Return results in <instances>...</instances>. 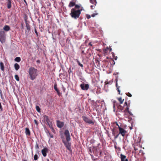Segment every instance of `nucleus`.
Here are the masks:
<instances>
[{
  "label": "nucleus",
  "mask_w": 161,
  "mask_h": 161,
  "mask_svg": "<svg viewBox=\"0 0 161 161\" xmlns=\"http://www.w3.org/2000/svg\"><path fill=\"white\" fill-rule=\"evenodd\" d=\"M115 148L116 149V152H117V154L118 156L121 158V153H120V149L119 147H118L117 148L116 146H115Z\"/></svg>",
  "instance_id": "nucleus-11"
},
{
  "label": "nucleus",
  "mask_w": 161,
  "mask_h": 161,
  "mask_svg": "<svg viewBox=\"0 0 161 161\" xmlns=\"http://www.w3.org/2000/svg\"><path fill=\"white\" fill-rule=\"evenodd\" d=\"M118 80V77L117 76L116 77V78L115 80V81H116V90L118 91V92H119L118 94H120V86H119L118 85L117 81Z\"/></svg>",
  "instance_id": "nucleus-8"
},
{
  "label": "nucleus",
  "mask_w": 161,
  "mask_h": 161,
  "mask_svg": "<svg viewBox=\"0 0 161 161\" xmlns=\"http://www.w3.org/2000/svg\"><path fill=\"white\" fill-rule=\"evenodd\" d=\"M97 147V148H98L99 149H100V148H101V145L99 143L97 144V147Z\"/></svg>",
  "instance_id": "nucleus-26"
},
{
  "label": "nucleus",
  "mask_w": 161,
  "mask_h": 161,
  "mask_svg": "<svg viewBox=\"0 0 161 161\" xmlns=\"http://www.w3.org/2000/svg\"><path fill=\"white\" fill-rule=\"evenodd\" d=\"M0 41L2 43H4L5 41V34L4 31L0 29Z\"/></svg>",
  "instance_id": "nucleus-4"
},
{
  "label": "nucleus",
  "mask_w": 161,
  "mask_h": 161,
  "mask_svg": "<svg viewBox=\"0 0 161 161\" xmlns=\"http://www.w3.org/2000/svg\"><path fill=\"white\" fill-rule=\"evenodd\" d=\"M91 8H92V9H93V7H94V6H93V5H91Z\"/></svg>",
  "instance_id": "nucleus-47"
},
{
  "label": "nucleus",
  "mask_w": 161,
  "mask_h": 161,
  "mask_svg": "<svg viewBox=\"0 0 161 161\" xmlns=\"http://www.w3.org/2000/svg\"><path fill=\"white\" fill-rule=\"evenodd\" d=\"M24 2H25V3H26V1H25V0H24Z\"/></svg>",
  "instance_id": "nucleus-54"
},
{
  "label": "nucleus",
  "mask_w": 161,
  "mask_h": 161,
  "mask_svg": "<svg viewBox=\"0 0 161 161\" xmlns=\"http://www.w3.org/2000/svg\"><path fill=\"white\" fill-rule=\"evenodd\" d=\"M56 92H57L59 96L60 95V93L59 92V91L58 90V91H57Z\"/></svg>",
  "instance_id": "nucleus-38"
},
{
  "label": "nucleus",
  "mask_w": 161,
  "mask_h": 161,
  "mask_svg": "<svg viewBox=\"0 0 161 161\" xmlns=\"http://www.w3.org/2000/svg\"><path fill=\"white\" fill-rule=\"evenodd\" d=\"M35 33H36V34L37 36H38V33H37L36 29L35 30Z\"/></svg>",
  "instance_id": "nucleus-39"
},
{
  "label": "nucleus",
  "mask_w": 161,
  "mask_h": 161,
  "mask_svg": "<svg viewBox=\"0 0 161 161\" xmlns=\"http://www.w3.org/2000/svg\"><path fill=\"white\" fill-rule=\"evenodd\" d=\"M116 124L118 126L119 128V134H121V125L119 126L117 123H116Z\"/></svg>",
  "instance_id": "nucleus-28"
},
{
  "label": "nucleus",
  "mask_w": 161,
  "mask_h": 161,
  "mask_svg": "<svg viewBox=\"0 0 161 161\" xmlns=\"http://www.w3.org/2000/svg\"><path fill=\"white\" fill-rule=\"evenodd\" d=\"M87 18L88 19H89L91 18V16L90 15H88L87 16Z\"/></svg>",
  "instance_id": "nucleus-42"
},
{
  "label": "nucleus",
  "mask_w": 161,
  "mask_h": 161,
  "mask_svg": "<svg viewBox=\"0 0 161 161\" xmlns=\"http://www.w3.org/2000/svg\"><path fill=\"white\" fill-rule=\"evenodd\" d=\"M92 150L93 153L96 155H97L99 153H101L102 151L101 150L97 148V147H93Z\"/></svg>",
  "instance_id": "nucleus-7"
},
{
  "label": "nucleus",
  "mask_w": 161,
  "mask_h": 161,
  "mask_svg": "<svg viewBox=\"0 0 161 161\" xmlns=\"http://www.w3.org/2000/svg\"><path fill=\"white\" fill-rule=\"evenodd\" d=\"M98 14L97 13H94L92 14L91 15L92 17H94L96 15H97Z\"/></svg>",
  "instance_id": "nucleus-31"
},
{
  "label": "nucleus",
  "mask_w": 161,
  "mask_h": 161,
  "mask_svg": "<svg viewBox=\"0 0 161 161\" xmlns=\"http://www.w3.org/2000/svg\"><path fill=\"white\" fill-rule=\"evenodd\" d=\"M117 112H116V114L117 115H118V117H119V116H120L119 112L121 110V106L120 105H117Z\"/></svg>",
  "instance_id": "nucleus-13"
},
{
  "label": "nucleus",
  "mask_w": 161,
  "mask_h": 161,
  "mask_svg": "<svg viewBox=\"0 0 161 161\" xmlns=\"http://www.w3.org/2000/svg\"><path fill=\"white\" fill-rule=\"evenodd\" d=\"M64 134L66 136V141L63 140V142L67 149L70 151L71 150L70 143L69 142L71 138L69 131L68 130H66Z\"/></svg>",
  "instance_id": "nucleus-1"
},
{
  "label": "nucleus",
  "mask_w": 161,
  "mask_h": 161,
  "mask_svg": "<svg viewBox=\"0 0 161 161\" xmlns=\"http://www.w3.org/2000/svg\"><path fill=\"white\" fill-rule=\"evenodd\" d=\"M3 29L5 31H8L10 30V27L8 25H6L3 27Z\"/></svg>",
  "instance_id": "nucleus-14"
},
{
  "label": "nucleus",
  "mask_w": 161,
  "mask_h": 161,
  "mask_svg": "<svg viewBox=\"0 0 161 161\" xmlns=\"http://www.w3.org/2000/svg\"><path fill=\"white\" fill-rule=\"evenodd\" d=\"M80 87L82 90L87 91L89 88V85L87 84L83 83L80 85Z\"/></svg>",
  "instance_id": "nucleus-6"
},
{
  "label": "nucleus",
  "mask_w": 161,
  "mask_h": 161,
  "mask_svg": "<svg viewBox=\"0 0 161 161\" xmlns=\"http://www.w3.org/2000/svg\"><path fill=\"white\" fill-rule=\"evenodd\" d=\"M118 100L119 101V103H121V97L117 98Z\"/></svg>",
  "instance_id": "nucleus-36"
},
{
  "label": "nucleus",
  "mask_w": 161,
  "mask_h": 161,
  "mask_svg": "<svg viewBox=\"0 0 161 161\" xmlns=\"http://www.w3.org/2000/svg\"><path fill=\"white\" fill-rule=\"evenodd\" d=\"M81 67L82 68L83 67V65L81 64L80 65Z\"/></svg>",
  "instance_id": "nucleus-45"
},
{
  "label": "nucleus",
  "mask_w": 161,
  "mask_h": 161,
  "mask_svg": "<svg viewBox=\"0 0 161 161\" xmlns=\"http://www.w3.org/2000/svg\"><path fill=\"white\" fill-rule=\"evenodd\" d=\"M69 72H70V71H71V70L69 71Z\"/></svg>",
  "instance_id": "nucleus-56"
},
{
  "label": "nucleus",
  "mask_w": 161,
  "mask_h": 161,
  "mask_svg": "<svg viewBox=\"0 0 161 161\" xmlns=\"http://www.w3.org/2000/svg\"><path fill=\"white\" fill-rule=\"evenodd\" d=\"M34 158L35 160H37L38 158V155L36 154L35 155L34 157Z\"/></svg>",
  "instance_id": "nucleus-27"
},
{
  "label": "nucleus",
  "mask_w": 161,
  "mask_h": 161,
  "mask_svg": "<svg viewBox=\"0 0 161 161\" xmlns=\"http://www.w3.org/2000/svg\"><path fill=\"white\" fill-rule=\"evenodd\" d=\"M69 72H70V71H71V70L69 71Z\"/></svg>",
  "instance_id": "nucleus-58"
},
{
  "label": "nucleus",
  "mask_w": 161,
  "mask_h": 161,
  "mask_svg": "<svg viewBox=\"0 0 161 161\" xmlns=\"http://www.w3.org/2000/svg\"><path fill=\"white\" fill-rule=\"evenodd\" d=\"M23 161H27L25 160H23Z\"/></svg>",
  "instance_id": "nucleus-53"
},
{
  "label": "nucleus",
  "mask_w": 161,
  "mask_h": 161,
  "mask_svg": "<svg viewBox=\"0 0 161 161\" xmlns=\"http://www.w3.org/2000/svg\"><path fill=\"white\" fill-rule=\"evenodd\" d=\"M69 72H70V71H71V70L69 71Z\"/></svg>",
  "instance_id": "nucleus-57"
},
{
  "label": "nucleus",
  "mask_w": 161,
  "mask_h": 161,
  "mask_svg": "<svg viewBox=\"0 0 161 161\" xmlns=\"http://www.w3.org/2000/svg\"><path fill=\"white\" fill-rule=\"evenodd\" d=\"M0 109H1V111H2L3 110L2 106V105H1L0 103Z\"/></svg>",
  "instance_id": "nucleus-40"
},
{
  "label": "nucleus",
  "mask_w": 161,
  "mask_h": 161,
  "mask_svg": "<svg viewBox=\"0 0 161 161\" xmlns=\"http://www.w3.org/2000/svg\"><path fill=\"white\" fill-rule=\"evenodd\" d=\"M26 27L28 31H30V25L26 22Z\"/></svg>",
  "instance_id": "nucleus-21"
},
{
  "label": "nucleus",
  "mask_w": 161,
  "mask_h": 161,
  "mask_svg": "<svg viewBox=\"0 0 161 161\" xmlns=\"http://www.w3.org/2000/svg\"><path fill=\"white\" fill-rule=\"evenodd\" d=\"M47 136H50V137L52 138L53 137V135L51 134L50 133H49V132H48Z\"/></svg>",
  "instance_id": "nucleus-29"
},
{
  "label": "nucleus",
  "mask_w": 161,
  "mask_h": 161,
  "mask_svg": "<svg viewBox=\"0 0 161 161\" xmlns=\"http://www.w3.org/2000/svg\"><path fill=\"white\" fill-rule=\"evenodd\" d=\"M90 2L92 3L95 4V5L97 3L96 0H90Z\"/></svg>",
  "instance_id": "nucleus-22"
},
{
  "label": "nucleus",
  "mask_w": 161,
  "mask_h": 161,
  "mask_svg": "<svg viewBox=\"0 0 161 161\" xmlns=\"http://www.w3.org/2000/svg\"><path fill=\"white\" fill-rule=\"evenodd\" d=\"M64 123L63 122H61L59 120L57 121V125L59 128H62L64 126Z\"/></svg>",
  "instance_id": "nucleus-9"
},
{
  "label": "nucleus",
  "mask_w": 161,
  "mask_h": 161,
  "mask_svg": "<svg viewBox=\"0 0 161 161\" xmlns=\"http://www.w3.org/2000/svg\"><path fill=\"white\" fill-rule=\"evenodd\" d=\"M36 148L38 149L39 147H38V145H37V144H36Z\"/></svg>",
  "instance_id": "nucleus-44"
},
{
  "label": "nucleus",
  "mask_w": 161,
  "mask_h": 161,
  "mask_svg": "<svg viewBox=\"0 0 161 161\" xmlns=\"http://www.w3.org/2000/svg\"><path fill=\"white\" fill-rule=\"evenodd\" d=\"M82 118L83 120L86 123L89 124H92V125H93L94 124V122L92 121V120L89 119L87 117L85 116H83Z\"/></svg>",
  "instance_id": "nucleus-5"
},
{
  "label": "nucleus",
  "mask_w": 161,
  "mask_h": 161,
  "mask_svg": "<svg viewBox=\"0 0 161 161\" xmlns=\"http://www.w3.org/2000/svg\"><path fill=\"white\" fill-rule=\"evenodd\" d=\"M25 133L27 135L29 136L30 135V131L29 128H26L25 129Z\"/></svg>",
  "instance_id": "nucleus-15"
},
{
  "label": "nucleus",
  "mask_w": 161,
  "mask_h": 161,
  "mask_svg": "<svg viewBox=\"0 0 161 161\" xmlns=\"http://www.w3.org/2000/svg\"><path fill=\"white\" fill-rule=\"evenodd\" d=\"M12 0H8V3L7 4V8H8L9 9L11 8V1Z\"/></svg>",
  "instance_id": "nucleus-16"
},
{
  "label": "nucleus",
  "mask_w": 161,
  "mask_h": 161,
  "mask_svg": "<svg viewBox=\"0 0 161 161\" xmlns=\"http://www.w3.org/2000/svg\"><path fill=\"white\" fill-rule=\"evenodd\" d=\"M89 149L90 150V152L91 153H92V148L91 147H90L89 148Z\"/></svg>",
  "instance_id": "nucleus-41"
},
{
  "label": "nucleus",
  "mask_w": 161,
  "mask_h": 161,
  "mask_svg": "<svg viewBox=\"0 0 161 161\" xmlns=\"http://www.w3.org/2000/svg\"><path fill=\"white\" fill-rule=\"evenodd\" d=\"M14 68L16 70H18L19 68V65L17 63H15L14 65Z\"/></svg>",
  "instance_id": "nucleus-17"
},
{
  "label": "nucleus",
  "mask_w": 161,
  "mask_h": 161,
  "mask_svg": "<svg viewBox=\"0 0 161 161\" xmlns=\"http://www.w3.org/2000/svg\"><path fill=\"white\" fill-rule=\"evenodd\" d=\"M82 53H84V51H82Z\"/></svg>",
  "instance_id": "nucleus-51"
},
{
  "label": "nucleus",
  "mask_w": 161,
  "mask_h": 161,
  "mask_svg": "<svg viewBox=\"0 0 161 161\" xmlns=\"http://www.w3.org/2000/svg\"><path fill=\"white\" fill-rule=\"evenodd\" d=\"M114 105H113V108H114V111H115V102H114Z\"/></svg>",
  "instance_id": "nucleus-34"
},
{
  "label": "nucleus",
  "mask_w": 161,
  "mask_h": 161,
  "mask_svg": "<svg viewBox=\"0 0 161 161\" xmlns=\"http://www.w3.org/2000/svg\"><path fill=\"white\" fill-rule=\"evenodd\" d=\"M44 120L46 121L47 124L52 123V122L50 121L49 119L48 118V117L46 115H44L43 116Z\"/></svg>",
  "instance_id": "nucleus-12"
},
{
  "label": "nucleus",
  "mask_w": 161,
  "mask_h": 161,
  "mask_svg": "<svg viewBox=\"0 0 161 161\" xmlns=\"http://www.w3.org/2000/svg\"><path fill=\"white\" fill-rule=\"evenodd\" d=\"M47 125H49L50 128L51 129H52L53 130H54V129L53 128V125H52V123H51Z\"/></svg>",
  "instance_id": "nucleus-23"
},
{
  "label": "nucleus",
  "mask_w": 161,
  "mask_h": 161,
  "mask_svg": "<svg viewBox=\"0 0 161 161\" xmlns=\"http://www.w3.org/2000/svg\"><path fill=\"white\" fill-rule=\"evenodd\" d=\"M36 109L38 112H40V107L38 106H36Z\"/></svg>",
  "instance_id": "nucleus-25"
},
{
  "label": "nucleus",
  "mask_w": 161,
  "mask_h": 161,
  "mask_svg": "<svg viewBox=\"0 0 161 161\" xmlns=\"http://www.w3.org/2000/svg\"><path fill=\"white\" fill-rule=\"evenodd\" d=\"M34 121L35 124L36 125H37L38 124V122H37V120L36 119H35V120H34Z\"/></svg>",
  "instance_id": "nucleus-35"
},
{
  "label": "nucleus",
  "mask_w": 161,
  "mask_h": 161,
  "mask_svg": "<svg viewBox=\"0 0 161 161\" xmlns=\"http://www.w3.org/2000/svg\"><path fill=\"white\" fill-rule=\"evenodd\" d=\"M111 50H112L111 48H110V50H109V51H111Z\"/></svg>",
  "instance_id": "nucleus-50"
},
{
  "label": "nucleus",
  "mask_w": 161,
  "mask_h": 161,
  "mask_svg": "<svg viewBox=\"0 0 161 161\" xmlns=\"http://www.w3.org/2000/svg\"><path fill=\"white\" fill-rule=\"evenodd\" d=\"M48 149L47 147L44 148L42 150V153L43 156L45 157L47 156V153L48 152Z\"/></svg>",
  "instance_id": "nucleus-10"
},
{
  "label": "nucleus",
  "mask_w": 161,
  "mask_h": 161,
  "mask_svg": "<svg viewBox=\"0 0 161 161\" xmlns=\"http://www.w3.org/2000/svg\"><path fill=\"white\" fill-rule=\"evenodd\" d=\"M76 61L77 62V64H78V65L80 66L81 64V63L77 59H76Z\"/></svg>",
  "instance_id": "nucleus-32"
},
{
  "label": "nucleus",
  "mask_w": 161,
  "mask_h": 161,
  "mask_svg": "<svg viewBox=\"0 0 161 161\" xmlns=\"http://www.w3.org/2000/svg\"><path fill=\"white\" fill-rule=\"evenodd\" d=\"M118 74H119V73L118 72H115L114 73V75H118Z\"/></svg>",
  "instance_id": "nucleus-43"
},
{
  "label": "nucleus",
  "mask_w": 161,
  "mask_h": 161,
  "mask_svg": "<svg viewBox=\"0 0 161 161\" xmlns=\"http://www.w3.org/2000/svg\"><path fill=\"white\" fill-rule=\"evenodd\" d=\"M81 11L80 10H76L74 8H72L71 10L70 15L72 18L76 19L79 17Z\"/></svg>",
  "instance_id": "nucleus-3"
},
{
  "label": "nucleus",
  "mask_w": 161,
  "mask_h": 161,
  "mask_svg": "<svg viewBox=\"0 0 161 161\" xmlns=\"http://www.w3.org/2000/svg\"><path fill=\"white\" fill-rule=\"evenodd\" d=\"M14 60L15 61L19 62L20 61L21 58L19 57H17L15 58Z\"/></svg>",
  "instance_id": "nucleus-20"
},
{
  "label": "nucleus",
  "mask_w": 161,
  "mask_h": 161,
  "mask_svg": "<svg viewBox=\"0 0 161 161\" xmlns=\"http://www.w3.org/2000/svg\"><path fill=\"white\" fill-rule=\"evenodd\" d=\"M81 80L85 81V79L83 78H80Z\"/></svg>",
  "instance_id": "nucleus-48"
},
{
  "label": "nucleus",
  "mask_w": 161,
  "mask_h": 161,
  "mask_svg": "<svg viewBox=\"0 0 161 161\" xmlns=\"http://www.w3.org/2000/svg\"><path fill=\"white\" fill-rule=\"evenodd\" d=\"M75 3L74 2L71 1L70 2L69 4V6L70 7H73L75 5Z\"/></svg>",
  "instance_id": "nucleus-18"
},
{
  "label": "nucleus",
  "mask_w": 161,
  "mask_h": 161,
  "mask_svg": "<svg viewBox=\"0 0 161 161\" xmlns=\"http://www.w3.org/2000/svg\"><path fill=\"white\" fill-rule=\"evenodd\" d=\"M37 63H40V60H37Z\"/></svg>",
  "instance_id": "nucleus-49"
},
{
  "label": "nucleus",
  "mask_w": 161,
  "mask_h": 161,
  "mask_svg": "<svg viewBox=\"0 0 161 161\" xmlns=\"http://www.w3.org/2000/svg\"><path fill=\"white\" fill-rule=\"evenodd\" d=\"M54 89L57 91H58V89L57 88V85L56 84H55L54 86Z\"/></svg>",
  "instance_id": "nucleus-30"
},
{
  "label": "nucleus",
  "mask_w": 161,
  "mask_h": 161,
  "mask_svg": "<svg viewBox=\"0 0 161 161\" xmlns=\"http://www.w3.org/2000/svg\"><path fill=\"white\" fill-rule=\"evenodd\" d=\"M0 66L1 69L2 71H3L4 69V67L3 63L2 62L0 63Z\"/></svg>",
  "instance_id": "nucleus-19"
},
{
  "label": "nucleus",
  "mask_w": 161,
  "mask_h": 161,
  "mask_svg": "<svg viewBox=\"0 0 161 161\" xmlns=\"http://www.w3.org/2000/svg\"><path fill=\"white\" fill-rule=\"evenodd\" d=\"M53 40H54V39H54V38H53Z\"/></svg>",
  "instance_id": "nucleus-55"
},
{
  "label": "nucleus",
  "mask_w": 161,
  "mask_h": 161,
  "mask_svg": "<svg viewBox=\"0 0 161 161\" xmlns=\"http://www.w3.org/2000/svg\"><path fill=\"white\" fill-rule=\"evenodd\" d=\"M28 72L30 78L31 80H34L37 75V70L34 67L30 68Z\"/></svg>",
  "instance_id": "nucleus-2"
},
{
  "label": "nucleus",
  "mask_w": 161,
  "mask_h": 161,
  "mask_svg": "<svg viewBox=\"0 0 161 161\" xmlns=\"http://www.w3.org/2000/svg\"><path fill=\"white\" fill-rule=\"evenodd\" d=\"M111 82H109V83H108V82H105V84L106 85L107 84H111Z\"/></svg>",
  "instance_id": "nucleus-37"
},
{
  "label": "nucleus",
  "mask_w": 161,
  "mask_h": 161,
  "mask_svg": "<svg viewBox=\"0 0 161 161\" xmlns=\"http://www.w3.org/2000/svg\"><path fill=\"white\" fill-rule=\"evenodd\" d=\"M89 45H90L91 46H92V43L91 42H90L89 44Z\"/></svg>",
  "instance_id": "nucleus-46"
},
{
  "label": "nucleus",
  "mask_w": 161,
  "mask_h": 161,
  "mask_svg": "<svg viewBox=\"0 0 161 161\" xmlns=\"http://www.w3.org/2000/svg\"><path fill=\"white\" fill-rule=\"evenodd\" d=\"M80 8V6L78 5H76L75 6V8Z\"/></svg>",
  "instance_id": "nucleus-33"
},
{
  "label": "nucleus",
  "mask_w": 161,
  "mask_h": 161,
  "mask_svg": "<svg viewBox=\"0 0 161 161\" xmlns=\"http://www.w3.org/2000/svg\"><path fill=\"white\" fill-rule=\"evenodd\" d=\"M47 161H49V160L48 159H47Z\"/></svg>",
  "instance_id": "nucleus-59"
},
{
  "label": "nucleus",
  "mask_w": 161,
  "mask_h": 161,
  "mask_svg": "<svg viewBox=\"0 0 161 161\" xmlns=\"http://www.w3.org/2000/svg\"><path fill=\"white\" fill-rule=\"evenodd\" d=\"M117 57L115 58V60H116V59H117Z\"/></svg>",
  "instance_id": "nucleus-52"
},
{
  "label": "nucleus",
  "mask_w": 161,
  "mask_h": 161,
  "mask_svg": "<svg viewBox=\"0 0 161 161\" xmlns=\"http://www.w3.org/2000/svg\"><path fill=\"white\" fill-rule=\"evenodd\" d=\"M15 78L17 81H19V77L17 75H15Z\"/></svg>",
  "instance_id": "nucleus-24"
}]
</instances>
